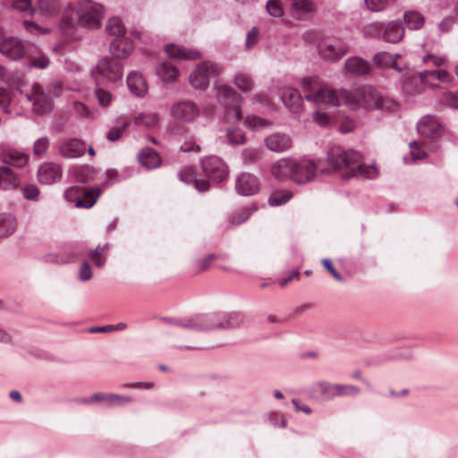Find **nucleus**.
I'll list each match as a JSON object with an SVG mask.
<instances>
[{
    "label": "nucleus",
    "instance_id": "5",
    "mask_svg": "<svg viewBox=\"0 0 458 458\" xmlns=\"http://www.w3.org/2000/svg\"><path fill=\"white\" fill-rule=\"evenodd\" d=\"M223 72V66L213 61L199 63L189 75L191 86L199 90H205L212 78L218 77Z\"/></svg>",
    "mask_w": 458,
    "mask_h": 458
},
{
    "label": "nucleus",
    "instance_id": "31",
    "mask_svg": "<svg viewBox=\"0 0 458 458\" xmlns=\"http://www.w3.org/2000/svg\"><path fill=\"white\" fill-rule=\"evenodd\" d=\"M92 399L96 402L105 401L109 406L123 405L131 403L132 399L129 396H123L114 394L96 393L92 395Z\"/></svg>",
    "mask_w": 458,
    "mask_h": 458
},
{
    "label": "nucleus",
    "instance_id": "26",
    "mask_svg": "<svg viewBox=\"0 0 458 458\" xmlns=\"http://www.w3.org/2000/svg\"><path fill=\"white\" fill-rule=\"evenodd\" d=\"M344 69L352 75L362 76L367 74L370 70L369 64L358 56L348 58L344 63Z\"/></svg>",
    "mask_w": 458,
    "mask_h": 458
},
{
    "label": "nucleus",
    "instance_id": "23",
    "mask_svg": "<svg viewBox=\"0 0 458 458\" xmlns=\"http://www.w3.org/2000/svg\"><path fill=\"white\" fill-rule=\"evenodd\" d=\"M311 396L322 401H329L336 396L335 384L318 382L311 387Z\"/></svg>",
    "mask_w": 458,
    "mask_h": 458
},
{
    "label": "nucleus",
    "instance_id": "14",
    "mask_svg": "<svg viewBox=\"0 0 458 458\" xmlns=\"http://www.w3.org/2000/svg\"><path fill=\"white\" fill-rule=\"evenodd\" d=\"M199 108L191 101H182L174 104L171 108V114L176 120L191 123L199 115Z\"/></svg>",
    "mask_w": 458,
    "mask_h": 458
},
{
    "label": "nucleus",
    "instance_id": "15",
    "mask_svg": "<svg viewBox=\"0 0 458 458\" xmlns=\"http://www.w3.org/2000/svg\"><path fill=\"white\" fill-rule=\"evenodd\" d=\"M235 189L242 196H251L259 191V181L252 174L242 173L236 180Z\"/></svg>",
    "mask_w": 458,
    "mask_h": 458
},
{
    "label": "nucleus",
    "instance_id": "56",
    "mask_svg": "<svg viewBox=\"0 0 458 458\" xmlns=\"http://www.w3.org/2000/svg\"><path fill=\"white\" fill-rule=\"evenodd\" d=\"M367 8L372 12H380L386 8L388 0H364Z\"/></svg>",
    "mask_w": 458,
    "mask_h": 458
},
{
    "label": "nucleus",
    "instance_id": "59",
    "mask_svg": "<svg viewBox=\"0 0 458 458\" xmlns=\"http://www.w3.org/2000/svg\"><path fill=\"white\" fill-rule=\"evenodd\" d=\"M322 265L331 274V276L338 282H343V276L337 272V270L334 267L332 262L328 259H322Z\"/></svg>",
    "mask_w": 458,
    "mask_h": 458
},
{
    "label": "nucleus",
    "instance_id": "16",
    "mask_svg": "<svg viewBox=\"0 0 458 458\" xmlns=\"http://www.w3.org/2000/svg\"><path fill=\"white\" fill-rule=\"evenodd\" d=\"M265 146L272 152L282 153L289 150L293 146V140L286 133L275 132L264 139Z\"/></svg>",
    "mask_w": 458,
    "mask_h": 458
},
{
    "label": "nucleus",
    "instance_id": "64",
    "mask_svg": "<svg viewBox=\"0 0 458 458\" xmlns=\"http://www.w3.org/2000/svg\"><path fill=\"white\" fill-rule=\"evenodd\" d=\"M73 107L75 112L81 116L89 117L90 114V111L83 103L76 101L73 104Z\"/></svg>",
    "mask_w": 458,
    "mask_h": 458
},
{
    "label": "nucleus",
    "instance_id": "40",
    "mask_svg": "<svg viewBox=\"0 0 458 458\" xmlns=\"http://www.w3.org/2000/svg\"><path fill=\"white\" fill-rule=\"evenodd\" d=\"M15 221L11 216H0V238L7 237L15 230Z\"/></svg>",
    "mask_w": 458,
    "mask_h": 458
},
{
    "label": "nucleus",
    "instance_id": "55",
    "mask_svg": "<svg viewBox=\"0 0 458 458\" xmlns=\"http://www.w3.org/2000/svg\"><path fill=\"white\" fill-rule=\"evenodd\" d=\"M23 26L28 32L32 33V34H47V33H49V31H50V30L44 29L30 21H24Z\"/></svg>",
    "mask_w": 458,
    "mask_h": 458
},
{
    "label": "nucleus",
    "instance_id": "46",
    "mask_svg": "<svg viewBox=\"0 0 458 458\" xmlns=\"http://www.w3.org/2000/svg\"><path fill=\"white\" fill-rule=\"evenodd\" d=\"M50 60L47 55L39 54L35 56H30L29 61V67H34L38 69H46L48 67Z\"/></svg>",
    "mask_w": 458,
    "mask_h": 458
},
{
    "label": "nucleus",
    "instance_id": "41",
    "mask_svg": "<svg viewBox=\"0 0 458 458\" xmlns=\"http://www.w3.org/2000/svg\"><path fill=\"white\" fill-rule=\"evenodd\" d=\"M233 83L242 91L251 90L254 87V81L252 78L246 73H237L234 76Z\"/></svg>",
    "mask_w": 458,
    "mask_h": 458
},
{
    "label": "nucleus",
    "instance_id": "57",
    "mask_svg": "<svg viewBox=\"0 0 458 458\" xmlns=\"http://www.w3.org/2000/svg\"><path fill=\"white\" fill-rule=\"evenodd\" d=\"M105 250V247H97L95 250H92L89 256L90 259L94 261L97 267H102L105 264V259L102 258V253Z\"/></svg>",
    "mask_w": 458,
    "mask_h": 458
},
{
    "label": "nucleus",
    "instance_id": "62",
    "mask_svg": "<svg viewBox=\"0 0 458 458\" xmlns=\"http://www.w3.org/2000/svg\"><path fill=\"white\" fill-rule=\"evenodd\" d=\"M313 119L319 126H327L330 123L328 114L318 110L314 113Z\"/></svg>",
    "mask_w": 458,
    "mask_h": 458
},
{
    "label": "nucleus",
    "instance_id": "52",
    "mask_svg": "<svg viewBox=\"0 0 458 458\" xmlns=\"http://www.w3.org/2000/svg\"><path fill=\"white\" fill-rule=\"evenodd\" d=\"M95 96L98 99L99 106H101L103 107L108 106L113 100L112 94L109 91L105 90L101 88L96 89Z\"/></svg>",
    "mask_w": 458,
    "mask_h": 458
},
{
    "label": "nucleus",
    "instance_id": "10",
    "mask_svg": "<svg viewBox=\"0 0 458 458\" xmlns=\"http://www.w3.org/2000/svg\"><path fill=\"white\" fill-rule=\"evenodd\" d=\"M26 98L32 103L33 112L38 114H45L52 111L53 101L38 83H34L31 90L25 94Z\"/></svg>",
    "mask_w": 458,
    "mask_h": 458
},
{
    "label": "nucleus",
    "instance_id": "8",
    "mask_svg": "<svg viewBox=\"0 0 458 458\" xmlns=\"http://www.w3.org/2000/svg\"><path fill=\"white\" fill-rule=\"evenodd\" d=\"M101 194L98 188L82 190L78 187H71L66 190L64 196L69 201H75L77 208H91Z\"/></svg>",
    "mask_w": 458,
    "mask_h": 458
},
{
    "label": "nucleus",
    "instance_id": "28",
    "mask_svg": "<svg viewBox=\"0 0 458 458\" xmlns=\"http://www.w3.org/2000/svg\"><path fill=\"white\" fill-rule=\"evenodd\" d=\"M36 10H38L42 15L45 16H55L56 15L61 8V0H32Z\"/></svg>",
    "mask_w": 458,
    "mask_h": 458
},
{
    "label": "nucleus",
    "instance_id": "36",
    "mask_svg": "<svg viewBox=\"0 0 458 458\" xmlns=\"http://www.w3.org/2000/svg\"><path fill=\"white\" fill-rule=\"evenodd\" d=\"M106 29L108 34L113 36L114 38L124 36L125 34V27L122 20L117 17L108 19Z\"/></svg>",
    "mask_w": 458,
    "mask_h": 458
},
{
    "label": "nucleus",
    "instance_id": "42",
    "mask_svg": "<svg viewBox=\"0 0 458 458\" xmlns=\"http://www.w3.org/2000/svg\"><path fill=\"white\" fill-rule=\"evenodd\" d=\"M2 184L4 188L15 187L18 184L17 179L8 166L0 167V185Z\"/></svg>",
    "mask_w": 458,
    "mask_h": 458
},
{
    "label": "nucleus",
    "instance_id": "2",
    "mask_svg": "<svg viewBox=\"0 0 458 458\" xmlns=\"http://www.w3.org/2000/svg\"><path fill=\"white\" fill-rule=\"evenodd\" d=\"M105 15L104 7L91 0H81L76 6L66 9L63 14L60 30L69 38H79L80 27L97 30L100 27Z\"/></svg>",
    "mask_w": 458,
    "mask_h": 458
},
{
    "label": "nucleus",
    "instance_id": "34",
    "mask_svg": "<svg viewBox=\"0 0 458 458\" xmlns=\"http://www.w3.org/2000/svg\"><path fill=\"white\" fill-rule=\"evenodd\" d=\"M4 158L5 163L17 167H23L29 161L28 155L15 149H8Z\"/></svg>",
    "mask_w": 458,
    "mask_h": 458
},
{
    "label": "nucleus",
    "instance_id": "50",
    "mask_svg": "<svg viewBox=\"0 0 458 458\" xmlns=\"http://www.w3.org/2000/svg\"><path fill=\"white\" fill-rule=\"evenodd\" d=\"M411 148V160L417 161L427 157V153L423 149L422 144L418 141H411L409 144Z\"/></svg>",
    "mask_w": 458,
    "mask_h": 458
},
{
    "label": "nucleus",
    "instance_id": "45",
    "mask_svg": "<svg viewBox=\"0 0 458 458\" xmlns=\"http://www.w3.org/2000/svg\"><path fill=\"white\" fill-rule=\"evenodd\" d=\"M226 138L233 145L243 144L246 140L244 132L239 128L227 129Z\"/></svg>",
    "mask_w": 458,
    "mask_h": 458
},
{
    "label": "nucleus",
    "instance_id": "13",
    "mask_svg": "<svg viewBox=\"0 0 458 458\" xmlns=\"http://www.w3.org/2000/svg\"><path fill=\"white\" fill-rule=\"evenodd\" d=\"M418 132L427 139H438L444 133V128L433 115H425L417 123Z\"/></svg>",
    "mask_w": 458,
    "mask_h": 458
},
{
    "label": "nucleus",
    "instance_id": "7",
    "mask_svg": "<svg viewBox=\"0 0 458 458\" xmlns=\"http://www.w3.org/2000/svg\"><path fill=\"white\" fill-rule=\"evenodd\" d=\"M348 46L338 38H326L318 46L319 56L331 63L339 61L347 52Z\"/></svg>",
    "mask_w": 458,
    "mask_h": 458
},
{
    "label": "nucleus",
    "instance_id": "51",
    "mask_svg": "<svg viewBox=\"0 0 458 458\" xmlns=\"http://www.w3.org/2000/svg\"><path fill=\"white\" fill-rule=\"evenodd\" d=\"M336 396L356 395L360 393L359 387L353 385L335 384Z\"/></svg>",
    "mask_w": 458,
    "mask_h": 458
},
{
    "label": "nucleus",
    "instance_id": "39",
    "mask_svg": "<svg viewBox=\"0 0 458 458\" xmlns=\"http://www.w3.org/2000/svg\"><path fill=\"white\" fill-rule=\"evenodd\" d=\"M403 19L407 27L411 30H419L424 24V17L417 12H406Z\"/></svg>",
    "mask_w": 458,
    "mask_h": 458
},
{
    "label": "nucleus",
    "instance_id": "33",
    "mask_svg": "<svg viewBox=\"0 0 458 458\" xmlns=\"http://www.w3.org/2000/svg\"><path fill=\"white\" fill-rule=\"evenodd\" d=\"M158 114L153 112L140 113L133 119L134 124L144 128H152L158 123Z\"/></svg>",
    "mask_w": 458,
    "mask_h": 458
},
{
    "label": "nucleus",
    "instance_id": "22",
    "mask_svg": "<svg viewBox=\"0 0 458 458\" xmlns=\"http://www.w3.org/2000/svg\"><path fill=\"white\" fill-rule=\"evenodd\" d=\"M291 2V13L297 19H304L308 14L316 12V5L310 0H290Z\"/></svg>",
    "mask_w": 458,
    "mask_h": 458
},
{
    "label": "nucleus",
    "instance_id": "18",
    "mask_svg": "<svg viewBox=\"0 0 458 458\" xmlns=\"http://www.w3.org/2000/svg\"><path fill=\"white\" fill-rule=\"evenodd\" d=\"M61 177V166L53 162L42 164L38 170V179L41 183L52 184L59 181Z\"/></svg>",
    "mask_w": 458,
    "mask_h": 458
},
{
    "label": "nucleus",
    "instance_id": "32",
    "mask_svg": "<svg viewBox=\"0 0 458 458\" xmlns=\"http://www.w3.org/2000/svg\"><path fill=\"white\" fill-rule=\"evenodd\" d=\"M403 35L404 30L401 24L397 21H391L385 30L384 38L388 42L396 43L403 38Z\"/></svg>",
    "mask_w": 458,
    "mask_h": 458
},
{
    "label": "nucleus",
    "instance_id": "60",
    "mask_svg": "<svg viewBox=\"0 0 458 458\" xmlns=\"http://www.w3.org/2000/svg\"><path fill=\"white\" fill-rule=\"evenodd\" d=\"M259 41V30L252 28L247 34L245 46L248 49L253 47Z\"/></svg>",
    "mask_w": 458,
    "mask_h": 458
},
{
    "label": "nucleus",
    "instance_id": "9",
    "mask_svg": "<svg viewBox=\"0 0 458 458\" xmlns=\"http://www.w3.org/2000/svg\"><path fill=\"white\" fill-rule=\"evenodd\" d=\"M123 76V67L121 64L113 58L105 57L97 64L96 80L107 81L114 82Z\"/></svg>",
    "mask_w": 458,
    "mask_h": 458
},
{
    "label": "nucleus",
    "instance_id": "38",
    "mask_svg": "<svg viewBox=\"0 0 458 458\" xmlns=\"http://www.w3.org/2000/svg\"><path fill=\"white\" fill-rule=\"evenodd\" d=\"M263 156V151L259 148H246L242 151L241 157L244 164H255Z\"/></svg>",
    "mask_w": 458,
    "mask_h": 458
},
{
    "label": "nucleus",
    "instance_id": "44",
    "mask_svg": "<svg viewBox=\"0 0 458 458\" xmlns=\"http://www.w3.org/2000/svg\"><path fill=\"white\" fill-rule=\"evenodd\" d=\"M244 124L251 130H259L271 125V122L257 115H248L245 118Z\"/></svg>",
    "mask_w": 458,
    "mask_h": 458
},
{
    "label": "nucleus",
    "instance_id": "1",
    "mask_svg": "<svg viewBox=\"0 0 458 458\" xmlns=\"http://www.w3.org/2000/svg\"><path fill=\"white\" fill-rule=\"evenodd\" d=\"M301 87L306 92L303 98L315 104L338 106L344 103L352 110L362 107L367 111L391 112L398 108L394 100L385 98L371 86H362L354 91L344 89L337 91L327 88L317 77H308L301 80Z\"/></svg>",
    "mask_w": 458,
    "mask_h": 458
},
{
    "label": "nucleus",
    "instance_id": "19",
    "mask_svg": "<svg viewBox=\"0 0 458 458\" xmlns=\"http://www.w3.org/2000/svg\"><path fill=\"white\" fill-rule=\"evenodd\" d=\"M0 53L13 60H17L25 54V47L21 39L12 37L0 43Z\"/></svg>",
    "mask_w": 458,
    "mask_h": 458
},
{
    "label": "nucleus",
    "instance_id": "53",
    "mask_svg": "<svg viewBox=\"0 0 458 458\" xmlns=\"http://www.w3.org/2000/svg\"><path fill=\"white\" fill-rule=\"evenodd\" d=\"M49 148V140L47 137L38 139L33 145V153L36 156L43 155Z\"/></svg>",
    "mask_w": 458,
    "mask_h": 458
},
{
    "label": "nucleus",
    "instance_id": "63",
    "mask_svg": "<svg viewBox=\"0 0 458 458\" xmlns=\"http://www.w3.org/2000/svg\"><path fill=\"white\" fill-rule=\"evenodd\" d=\"M79 276L81 281H89L92 277L91 267L89 263H82L80 268Z\"/></svg>",
    "mask_w": 458,
    "mask_h": 458
},
{
    "label": "nucleus",
    "instance_id": "35",
    "mask_svg": "<svg viewBox=\"0 0 458 458\" xmlns=\"http://www.w3.org/2000/svg\"><path fill=\"white\" fill-rule=\"evenodd\" d=\"M374 62L381 68L393 67L399 72H402V68L397 64L396 58L389 53L380 52L376 54L374 56Z\"/></svg>",
    "mask_w": 458,
    "mask_h": 458
},
{
    "label": "nucleus",
    "instance_id": "61",
    "mask_svg": "<svg viewBox=\"0 0 458 458\" xmlns=\"http://www.w3.org/2000/svg\"><path fill=\"white\" fill-rule=\"evenodd\" d=\"M178 176L181 181L185 182H191L196 179L195 173L191 167H185V168L182 169L179 172Z\"/></svg>",
    "mask_w": 458,
    "mask_h": 458
},
{
    "label": "nucleus",
    "instance_id": "43",
    "mask_svg": "<svg viewBox=\"0 0 458 458\" xmlns=\"http://www.w3.org/2000/svg\"><path fill=\"white\" fill-rule=\"evenodd\" d=\"M293 197L292 192L287 191H276L271 194L268 198V204L272 207L281 206L291 199Z\"/></svg>",
    "mask_w": 458,
    "mask_h": 458
},
{
    "label": "nucleus",
    "instance_id": "3",
    "mask_svg": "<svg viewBox=\"0 0 458 458\" xmlns=\"http://www.w3.org/2000/svg\"><path fill=\"white\" fill-rule=\"evenodd\" d=\"M361 159L360 153L340 146H334L327 152L328 165L333 171L340 173L343 178H376L378 175L377 166L364 164Z\"/></svg>",
    "mask_w": 458,
    "mask_h": 458
},
{
    "label": "nucleus",
    "instance_id": "27",
    "mask_svg": "<svg viewBox=\"0 0 458 458\" xmlns=\"http://www.w3.org/2000/svg\"><path fill=\"white\" fill-rule=\"evenodd\" d=\"M127 85L135 96L141 97L147 93L148 85L142 75L137 72H132L128 75Z\"/></svg>",
    "mask_w": 458,
    "mask_h": 458
},
{
    "label": "nucleus",
    "instance_id": "24",
    "mask_svg": "<svg viewBox=\"0 0 458 458\" xmlns=\"http://www.w3.org/2000/svg\"><path fill=\"white\" fill-rule=\"evenodd\" d=\"M85 144L77 139H72L64 143L60 148V152L66 158H76L85 153Z\"/></svg>",
    "mask_w": 458,
    "mask_h": 458
},
{
    "label": "nucleus",
    "instance_id": "48",
    "mask_svg": "<svg viewBox=\"0 0 458 458\" xmlns=\"http://www.w3.org/2000/svg\"><path fill=\"white\" fill-rule=\"evenodd\" d=\"M267 13L276 18H280L284 15V7L280 0H269L266 4Z\"/></svg>",
    "mask_w": 458,
    "mask_h": 458
},
{
    "label": "nucleus",
    "instance_id": "21",
    "mask_svg": "<svg viewBox=\"0 0 458 458\" xmlns=\"http://www.w3.org/2000/svg\"><path fill=\"white\" fill-rule=\"evenodd\" d=\"M133 43L125 36L114 38L110 45V51L114 57L123 59L129 56L133 51Z\"/></svg>",
    "mask_w": 458,
    "mask_h": 458
},
{
    "label": "nucleus",
    "instance_id": "12",
    "mask_svg": "<svg viewBox=\"0 0 458 458\" xmlns=\"http://www.w3.org/2000/svg\"><path fill=\"white\" fill-rule=\"evenodd\" d=\"M202 170L205 174L216 182H221L228 174L226 165L216 156L205 157L201 162Z\"/></svg>",
    "mask_w": 458,
    "mask_h": 458
},
{
    "label": "nucleus",
    "instance_id": "58",
    "mask_svg": "<svg viewBox=\"0 0 458 458\" xmlns=\"http://www.w3.org/2000/svg\"><path fill=\"white\" fill-rule=\"evenodd\" d=\"M22 194L25 199L34 200L39 194V189L34 184H30L22 188Z\"/></svg>",
    "mask_w": 458,
    "mask_h": 458
},
{
    "label": "nucleus",
    "instance_id": "54",
    "mask_svg": "<svg viewBox=\"0 0 458 458\" xmlns=\"http://www.w3.org/2000/svg\"><path fill=\"white\" fill-rule=\"evenodd\" d=\"M251 214V211L250 209H241L238 211H235L231 216H230V222L233 225H240L246 221Z\"/></svg>",
    "mask_w": 458,
    "mask_h": 458
},
{
    "label": "nucleus",
    "instance_id": "6",
    "mask_svg": "<svg viewBox=\"0 0 458 458\" xmlns=\"http://www.w3.org/2000/svg\"><path fill=\"white\" fill-rule=\"evenodd\" d=\"M216 98L225 108V117L228 121L242 120L241 96L232 87L225 84L218 86L216 88Z\"/></svg>",
    "mask_w": 458,
    "mask_h": 458
},
{
    "label": "nucleus",
    "instance_id": "30",
    "mask_svg": "<svg viewBox=\"0 0 458 458\" xmlns=\"http://www.w3.org/2000/svg\"><path fill=\"white\" fill-rule=\"evenodd\" d=\"M157 74L165 82H174L179 76V70L170 63L164 62L157 66Z\"/></svg>",
    "mask_w": 458,
    "mask_h": 458
},
{
    "label": "nucleus",
    "instance_id": "17",
    "mask_svg": "<svg viewBox=\"0 0 458 458\" xmlns=\"http://www.w3.org/2000/svg\"><path fill=\"white\" fill-rule=\"evenodd\" d=\"M294 158L283 157L271 165L270 173L272 176L280 182L292 181Z\"/></svg>",
    "mask_w": 458,
    "mask_h": 458
},
{
    "label": "nucleus",
    "instance_id": "11",
    "mask_svg": "<svg viewBox=\"0 0 458 458\" xmlns=\"http://www.w3.org/2000/svg\"><path fill=\"white\" fill-rule=\"evenodd\" d=\"M292 181L296 184H305L311 182L317 174L316 164L310 159L293 161Z\"/></svg>",
    "mask_w": 458,
    "mask_h": 458
},
{
    "label": "nucleus",
    "instance_id": "47",
    "mask_svg": "<svg viewBox=\"0 0 458 458\" xmlns=\"http://www.w3.org/2000/svg\"><path fill=\"white\" fill-rule=\"evenodd\" d=\"M420 77L422 82H425L429 77L441 81H445L448 79V73L445 70H434V71H424L420 73Z\"/></svg>",
    "mask_w": 458,
    "mask_h": 458
},
{
    "label": "nucleus",
    "instance_id": "20",
    "mask_svg": "<svg viewBox=\"0 0 458 458\" xmlns=\"http://www.w3.org/2000/svg\"><path fill=\"white\" fill-rule=\"evenodd\" d=\"M165 52L168 57L174 61L196 60L201 57V54L197 49H188L174 44L165 46Z\"/></svg>",
    "mask_w": 458,
    "mask_h": 458
},
{
    "label": "nucleus",
    "instance_id": "29",
    "mask_svg": "<svg viewBox=\"0 0 458 458\" xmlns=\"http://www.w3.org/2000/svg\"><path fill=\"white\" fill-rule=\"evenodd\" d=\"M140 164L148 169L157 168L161 165V157L150 148H143L138 155Z\"/></svg>",
    "mask_w": 458,
    "mask_h": 458
},
{
    "label": "nucleus",
    "instance_id": "37",
    "mask_svg": "<svg viewBox=\"0 0 458 458\" xmlns=\"http://www.w3.org/2000/svg\"><path fill=\"white\" fill-rule=\"evenodd\" d=\"M11 8L18 13L32 16L36 8L32 0H13Z\"/></svg>",
    "mask_w": 458,
    "mask_h": 458
},
{
    "label": "nucleus",
    "instance_id": "4",
    "mask_svg": "<svg viewBox=\"0 0 458 458\" xmlns=\"http://www.w3.org/2000/svg\"><path fill=\"white\" fill-rule=\"evenodd\" d=\"M244 322V316L240 312H232L228 314H210L199 315L190 318L185 323L177 325L194 330H210V329H231L241 327Z\"/></svg>",
    "mask_w": 458,
    "mask_h": 458
},
{
    "label": "nucleus",
    "instance_id": "25",
    "mask_svg": "<svg viewBox=\"0 0 458 458\" xmlns=\"http://www.w3.org/2000/svg\"><path fill=\"white\" fill-rule=\"evenodd\" d=\"M282 100L285 106L293 113H298L302 107V97L292 88H286L282 94Z\"/></svg>",
    "mask_w": 458,
    "mask_h": 458
},
{
    "label": "nucleus",
    "instance_id": "49",
    "mask_svg": "<svg viewBox=\"0 0 458 458\" xmlns=\"http://www.w3.org/2000/svg\"><path fill=\"white\" fill-rule=\"evenodd\" d=\"M118 125L113 127L108 131L106 138L110 141H115L120 139L122 133L128 128L129 123L124 121H119Z\"/></svg>",
    "mask_w": 458,
    "mask_h": 458
}]
</instances>
